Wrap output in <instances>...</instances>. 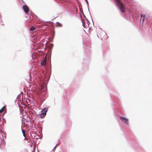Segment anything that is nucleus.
I'll use <instances>...</instances> for the list:
<instances>
[{"label": "nucleus", "instance_id": "obj_8", "mask_svg": "<svg viewBox=\"0 0 152 152\" xmlns=\"http://www.w3.org/2000/svg\"><path fill=\"white\" fill-rule=\"evenodd\" d=\"M141 17H143V19H142V22L143 23L144 21V20L145 19V15H142V14H141Z\"/></svg>", "mask_w": 152, "mask_h": 152}, {"label": "nucleus", "instance_id": "obj_7", "mask_svg": "<svg viewBox=\"0 0 152 152\" xmlns=\"http://www.w3.org/2000/svg\"><path fill=\"white\" fill-rule=\"evenodd\" d=\"M22 132L23 134V136L24 137H26V134H25V131L24 129L22 130Z\"/></svg>", "mask_w": 152, "mask_h": 152}, {"label": "nucleus", "instance_id": "obj_11", "mask_svg": "<svg viewBox=\"0 0 152 152\" xmlns=\"http://www.w3.org/2000/svg\"><path fill=\"white\" fill-rule=\"evenodd\" d=\"M56 146L54 147V149H55V148H56Z\"/></svg>", "mask_w": 152, "mask_h": 152}, {"label": "nucleus", "instance_id": "obj_12", "mask_svg": "<svg viewBox=\"0 0 152 152\" xmlns=\"http://www.w3.org/2000/svg\"><path fill=\"white\" fill-rule=\"evenodd\" d=\"M1 118L0 117V121L1 120Z\"/></svg>", "mask_w": 152, "mask_h": 152}, {"label": "nucleus", "instance_id": "obj_1", "mask_svg": "<svg viewBox=\"0 0 152 152\" xmlns=\"http://www.w3.org/2000/svg\"><path fill=\"white\" fill-rule=\"evenodd\" d=\"M117 5L119 7L121 11L122 12H125L126 10L122 3L119 0H116Z\"/></svg>", "mask_w": 152, "mask_h": 152}, {"label": "nucleus", "instance_id": "obj_3", "mask_svg": "<svg viewBox=\"0 0 152 152\" xmlns=\"http://www.w3.org/2000/svg\"><path fill=\"white\" fill-rule=\"evenodd\" d=\"M120 119L124 123L128 124V120L127 119L125 118L124 117H121L120 118Z\"/></svg>", "mask_w": 152, "mask_h": 152}, {"label": "nucleus", "instance_id": "obj_6", "mask_svg": "<svg viewBox=\"0 0 152 152\" xmlns=\"http://www.w3.org/2000/svg\"><path fill=\"white\" fill-rule=\"evenodd\" d=\"M6 108V106H4L0 110V113H2L3 111Z\"/></svg>", "mask_w": 152, "mask_h": 152}, {"label": "nucleus", "instance_id": "obj_10", "mask_svg": "<svg viewBox=\"0 0 152 152\" xmlns=\"http://www.w3.org/2000/svg\"><path fill=\"white\" fill-rule=\"evenodd\" d=\"M85 1H86L87 4H88V0H85Z\"/></svg>", "mask_w": 152, "mask_h": 152}, {"label": "nucleus", "instance_id": "obj_5", "mask_svg": "<svg viewBox=\"0 0 152 152\" xmlns=\"http://www.w3.org/2000/svg\"><path fill=\"white\" fill-rule=\"evenodd\" d=\"M46 64V61L45 59L43 60L42 62H41V65L42 66H44Z\"/></svg>", "mask_w": 152, "mask_h": 152}, {"label": "nucleus", "instance_id": "obj_4", "mask_svg": "<svg viewBox=\"0 0 152 152\" xmlns=\"http://www.w3.org/2000/svg\"><path fill=\"white\" fill-rule=\"evenodd\" d=\"M23 8L25 12L26 13H27L29 11V8L26 5H25L23 6Z\"/></svg>", "mask_w": 152, "mask_h": 152}, {"label": "nucleus", "instance_id": "obj_9", "mask_svg": "<svg viewBox=\"0 0 152 152\" xmlns=\"http://www.w3.org/2000/svg\"><path fill=\"white\" fill-rule=\"evenodd\" d=\"M35 28L34 27H32L30 29V31H34V30H35Z\"/></svg>", "mask_w": 152, "mask_h": 152}, {"label": "nucleus", "instance_id": "obj_2", "mask_svg": "<svg viewBox=\"0 0 152 152\" xmlns=\"http://www.w3.org/2000/svg\"><path fill=\"white\" fill-rule=\"evenodd\" d=\"M48 109L47 108H44L42 111V113L40 114L41 117L44 116L46 114V113L47 112Z\"/></svg>", "mask_w": 152, "mask_h": 152}]
</instances>
